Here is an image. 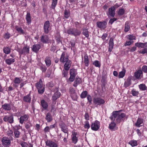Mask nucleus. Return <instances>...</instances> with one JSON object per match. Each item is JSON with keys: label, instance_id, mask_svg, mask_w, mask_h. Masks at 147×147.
I'll return each mask as SVG.
<instances>
[{"label": "nucleus", "instance_id": "obj_1", "mask_svg": "<svg viewBox=\"0 0 147 147\" xmlns=\"http://www.w3.org/2000/svg\"><path fill=\"white\" fill-rule=\"evenodd\" d=\"M69 56L65 52H63L61 56L59 59L61 62L65 63L64 66H71L72 62L69 59Z\"/></svg>", "mask_w": 147, "mask_h": 147}, {"label": "nucleus", "instance_id": "obj_2", "mask_svg": "<svg viewBox=\"0 0 147 147\" xmlns=\"http://www.w3.org/2000/svg\"><path fill=\"white\" fill-rule=\"evenodd\" d=\"M126 117V114L123 113H121V114H118V115L115 116V117L113 116V114L110 117V119L112 121H114L115 119L117 123H120L122 121H124V117Z\"/></svg>", "mask_w": 147, "mask_h": 147}, {"label": "nucleus", "instance_id": "obj_3", "mask_svg": "<svg viewBox=\"0 0 147 147\" xmlns=\"http://www.w3.org/2000/svg\"><path fill=\"white\" fill-rule=\"evenodd\" d=\"M65 32L75 36H80L81 34L80 30L74 28H69L66 31H65Z\"/></svg>", "mask_w": 147, "mask_h": 147}, {"label": "nucleus", "instance_id": "obj_4", "mask_svg": "<svg viewBox=\"0 0 147 147\" xmlns=\"http://www.w3.org/2000/svg\"><path fill=\"white\" fill-rule=\"evenodd\" d=\"M35 86L36 88L38 94H42L45 90V85L43 84L41 79H40L39 82L36 84Z\"/></svg>", "mask_w": 147, "mask_h": 147}, {"label": "nucleus", "instance_id": "obj_5", "mask_svg": "<svg viewBox=\"0 0 147 147\" xmlns=\"http://www.w3.org/2000/svg\"><path fill=\"white\" fill-rule=\"evenodd\" d=\"M70 77L69 80L71 82H73L75 80V77L77 75V70L74 68L70 69L69 70Z\"/></svg>", "mask_w": 147, "mask_h": 147}, {"label": "nucleus", "instance_id": "obj_6", "mask_svg": "<svg viewBox=\"0 0 147 147\" xmlns=\"http://www.w3.org/2000/svg\"><path fill=\"white\" fill-rule=\"evenodd\" d=\"M100 122L96 120L94 122L92 123L91 125V129L92 130L97 131L100 128Z\"/></svg>", "mask_w": 147, "mask_h": 147}, {"label": "nucleus", "instance_id": "obj_7", "mask_svg": "<svg viewBox=\"0 0 147 147\" xmlns=\"http://www.w3.org/2000/svg\"><path fill=\"white\" fill-rule=\"evenodd\" d=\"M2 144L4 147H9L11 145L10 140L7 137H3L1 140Z\"/></svg>", "mask_w": 147, "mask_h": 147}, {"label": "nucleus", "instance_id": "obj_8", "mask_svg": "<svg viewBox=\"0 0 147 147\" xmlns=\"http://www.w3.org/2000/svg\"><path fill=\"white\" fill-rule=\"evenodd\" d=\"M94 103L97 105H101L104 104L105 102V100L100 97L94 98L93 99Z\"/></svg>", "mask_w": 147, "mask_h": 147}, {"label": "nucleus", "instance_id": "obj_9", "mask_svg": "<svg viewBox=\"0 0 147 147\" xmlns=\"http://www.w3.org/2000/svg\"><path fill=\"white\" fill-rule=\"evenodd\" d=\"M59 126L62 131L65 133V134H68V129L65 123L61 122L59 124Z\"/></svg>", "mask_w": 147, "mask_h": 147}, {"label": "nucleus", "instance_id": "obj_10", "mask_svg": "<svg viewBox=\"0 0 147 147\" xmlns=\"http://www.w3.org/2000/svg\"><path fill=\"white\" fill-rule=\"evenodd\" d=\"M50 22L49 21H46L44 23L43 26L44 32L46 34H47L50 31Z\"/></svg>", "mask_w": 147, "mask_h": 147}, {"label": "nucleus", "instance_id": "obj_11", "mask_svg": "<svg viewBox=\"0 0 147 147\" xmlns=\"http://www.w3.org/2000/svg\"><path fill=\"white\" fill-rule=\"evenodd\" d=\"M107 22L106 21H104L102 22H98L96 23V25L97 27L99 28L105 29L107 27Z\"/></svg>", "mask_w": 147, "mask_h": 147}, {"label": "nucleus", "instance_id": "obj_12", "mask_svg": "<svg viewBox=\"0 0 147 147\" xmlns=\"http://www.w3.org/2000/svg\"><path fill=\"white\" fill-rule=\"evenodd\" d=\"M3 120L5 122L8 121L10 123H12L13 122V117L12 115H5L3 118Z\"/></svg>", "mask_w": 147, "mask_h": 147}, {"label": "nucleus", "instance_id": "obj_13", "mask_svg": "<svg viewBox=\"0 0 147 147\" xmlns=\"http://www.w3.org/2000/svg\"><path fill=\"white\" fill-rule=\"evenodd\" d=\"M46 145L47 146L50 147H58L57 143L52 140H48L45 142Z\"/></svg>", "mask_w": 147, "mask_h": 147}, {"label": "nucleus", "instance_id": "obj_14", "mask_svg": "<svg viewBox=\"0 0 147 147\" xmlns=\"http://www.w3.org/2000/svg\"><path fill=\"white\" fill-rule=\"evenodd\" d=\"M40 41L44 43H48L49 42V39L48 36L46 34L43 35L41 36Z\"/></svg>", "mask_w": 147, "mask_h": 147}, {"label": "nucleus", "instance_id": "obj_15", "mask_svg": "<svg viewBox=\"0 0 147 147\" xmlns=\"http://www.w3.org/2000/svg\"><path fill=\"white\" fill-rule=\"evenodd\" d=\"M71 66H64V69L62 71V75L64 77H66L68 73V70Z\"/></svg>", "mask_w": 147, "mask_h": 147}, {"label": "nucleus", "instance_id": "obj_16", "mask_svg": "<svg viewBox=\"0 0 147 147\" xmlns=\"http://www.w3.org/2000/svg\"><path fill=\"white\" fill-rule=\"evenodd\" d=\"M115 13V8L114 6L111 7L109 9L108 13H107L108 16L114 17Z\"/></svg>", "mask_w": 147, "mask_h": 147}, {"label": "nucleus", "instance_id": "obj_17", "mask_svg": "<svg viewBox=\"0 0 147 147\" xmlns=\"http://www.w3.org/2000/svg\"><path fill=\"white\" fill-rule=\"evenodd\" d=\"M135 46L139 48H147V42L144 43L141 42H137L135 44Z\"/></svg>", "mask_w": 147, "mask_h": 147}, {"label": "nucleus", "instance_id": "obj_18", "mask_svg": "<svg viewBox=\"0 0 147 147\" xmlns=\"http://www.w3.org/2000/svg\"><path fill=\"white\" fill-rule=\"evenodd\" d=\"M142 74V71L141 69H139L135 72L134 76L136 79L139 80L141 79L140 77Z\"/></svg>", "mask_w": 147, "mask_h": 147}, {"label": "nucleus", "instance_id": "obj_19", "mask_svg": "<svg viewBox=\"0 0 147 147\" xmlns=\"http://www.w3.org/2000/svg\"><path fill=\"white\" fill-rule=\"evenodd\" d=\"M29 117V115L28 114H25L24 115L21 116L20 118V123L21 124H23L24 121L28 119Z\"/></svg>", "mask_w": 147, "mask_h": 147}, {"label": "nucleus", "instance_id": "obj_20", "mask_svg": "<svg viewBox=\"0 0 147 147\" xmlns=\"http://www.w3.org/2000/svg\"><path fill=\"white\" fill-rule=\"evenodd\" d=\"M77 134L76 132L72 131V134L71 135V138L72 142L75 144H76L78 141V138L76 136Z\"/></svg>", "mask_w": 147, "mask_h": 147}, {"label": "nucleus", "instance_id": "obj_21", "mask_svg": "<svg viewBox=\"0 0 147 147\" xmlns=\"http://www.w3.org/2000/svg\"><path fill=\"white\" fill-rule=\"evenodd\" d=\"M143 119L141 118H138L135 125L136 127H139L143 125Z\"/></svg>", "mask_w": 147, "mask_h": 147}, {"label": "nucleus", "instance_id": "obj_22", "mask_svg": "<svg viewBox=\"0 0 147 147\" xmlns=\"http://www.w3.org/2000/svg\"><path fill=\"white\" fill-rule=\"evenodd\" d=\"M31 96L30 95V93H29L28 94L24 97L23 100L25 102L30 103L31 101Z\"/></svg>", "mask_w": 147, "mask_h": 147}, {"label": "nucleus", "instance_id": "obj_23", "mask_svg": "<svg viewBox=\"0 0 147 147\" xmlns=\"http://www.w3.org/2000/svg\"><path fill=\"white\" fill-rule=\"evenodd\" d=\"M41 47L40 45L39 44L34 45L32 48V51L35 53H37Z\"/></svg>", "mask_w": 147, "mask_h": 147}, {"label": "nucleus", "instance_id": "obj_24", "mask_svg": "<svg viewBox=\"0 0 147 147\" xmlns=\"http://www.w3.org/2000/svg\"><path fill=\"white\" fill-rule=\"evenodd\" d=\"M45 61L47 67H49L51 65V57L49 56H47L45 58Z\"/></svg>", "mask_w": 147, "mask_h": 147}, {"label": "nucleus", "instance_id": "obj_25", "mask_svg": "<svg viewBox=\"0 0 147 147\" xmlns=\"http://www.w3.org/2000/svg\"><path fill=\"white\" fill-rule=\"evenodd\" d=\"M114 45L113 39L112 38H111L109 42V48L108 51L111 52L113 49Z\"/></svg>", "mask_w": 147, "mask_h": 147}, {"label": "nucleus", "instance_id": "obj_26", "mask_svg": "<svg viewBox=\"0 0 147 147\" xmlns=\"http://www.w3.org/2000/svg\"><path fill=\"white\" fill-rule=\"evenodd\" d=\"M45 119L47 122H51L53 120V117L51 114L50 113H48L46 114Z\"/></svg>", "mask_w": 147, "mask_h": 147}, {"label": "nucleus", "instance_id": "obj_27", "mask_svg": "<svg viewBox=\"0 0 147 147\" xmlns=\"http://www.w3.org/2000/svg\"><path fill=\"white\" fill-rule=\"evenodd\" d=\"M82 82V81L80 78H76L75 79L73 86L74 87H76L78 84H81Z\"/></svg>", "mask_w": 147, "mask_h": 147}, {"label": "nucleus", "instance_id": "obj_28", "mask_svg": "<svg viewBox=\"0 0 147 147\" xmlns=\"http://www.w3.org/2000/svg\"><path fill=\"white\" fill-rule=\"evenodd\" d=\"M40 102L42 107L45 110H47L48 107V103L44 100H42Z\"/></svg>", "mask_w": 147, "mask_h": 147}, {"label": "nucleus", "instance_id": "obj_29", "mask_svg": "<svg viewBox=\"0 0 147 147\" xmlns=\"http://www.w3.org/2000/svg\"><path fill=\"white\" fill-rule=\"evenodd\" d=\"M60 95L61 93L60 92L58 91H56L52 96L53 100H56L60 97Z\"/></svg>", "mask_w": 147, "mask_h": 147}, {"label": "nucleus", "instance_id": "obj_30", "mask_svg": "<svg viewBox=\"0 0 147 147\" xmlns=\"http://www.w3.org/2000/svg\"><path fill=\"white\" fill-rule=\"evenodd\" d=\"M2 107L5 110L9 111L11 109L10 105L9 104L5 103L2 105Z\"/></svg>", "mask_w": 147, "mask_h": 147}, {"label": "nucleus", "instance_id": "obj_31", "mask_svg": "<svg viewBox=\"0 0 147 147\" xmlns=\"http://www.w3.org/2000/svg\"><path fill=\"white\" fill-rule=\"evenodd\" d=\"M64 17L65 18H68L70 15V11L69 9L66 8L64 12Z\"/></svg>", "mask_w": 147, "mask_h": 147}, {"label": "nucleus", "instance_id": "obj_32", "mask_svg": "<svg viewBox=\"0 0 147 147\" xmlns=\"http://www.w3.org/2000/svg\"><path fill=\"white\" fill-rule=\"evenodd\" d=\"M29 47H25L22 49V52L21 53L22 54H25L26 53H29Z\"/></svg>", "mask_w": 147, "mask_h": 147}, {"label": "nucleus", "instance_id": "obj_33", "mask_svg": "<svg viewBox=\"0 0 147 147\" xmlns=\"http://www.w3.org/2000/svg\"><path fill=\"white\" fill-rule=\"evenodd\" d=\"M26 20L28 24H30L31 22V18L30 14L29 12H27L26 17Z\"/></svg>", "mask_w": 147, "mask_h": 147}, {"label": "nucleus", "instance_id": "obj_34", "mask_svg": "<svg viewBox=\"0 0 147 147\" xmlns=\"http://www.w3.org/2000/svg\"><path fill=\"white\" fill-rule=\"evenodd\" d=\"M84 59L85 65L86 66L88 67L89 65V60L88 56L86 54H85L84 56Z\"/></svg>", "mask_w": 147, "mask_h": 147}, {"label": "nucleus", "instance_id": "obj_35", "mask_svg": "<svg viewBox=\"0 0 147 147\" xmlns=\"http://www.w3.org/2000/svg\"><path fill=\"white\" fill-rule=\"evenodd\" d=\"M131 81L130 79H127L125 82L124 84V86L125 88H127L130 86L131 84Z\"/></svg>", "mask_w": 147, "mask_h": 147}, {"label": "nucleus", "instance_id": "obj_36", "mask_svg": "<svg viewBox=\"0 0 147 147\" xmlns=\"http://www.w3.org/2000/svg\"><path fill=\"white\" fill-rule=\"evenodd\" d=\"M15 29L18 31V32L20 34H24V30L22 28L20 27H19L18 26H15Z\"/></svg>", "mask_w": 147, "mask_h": 147}, {"label": "nucleus", "instance_id": "obj_37", "mask_svg": "<svg viewBox=\"0 0 147 147\" xmlns=\"http://www.w3.org/2000/svg\"><path fill=\"white\" fill-rule=\"evenodd\" d=\"M3 51L6 54H9L11 52L10 48L8 47H4L3 49Z\"/></svg>", "mask_w": 147, "mask_h": 147}, {"label": "nucleus", "instance_id": "obj_38", "mask_svg": "<svg viewBox=\"0 0 147 147\" xmlns=\"http://www.w3.org/2000/svg\"><path fill=\"white\" fill-rule=\"evenodd\" d=\"M129 24L128 22L127 21L125 23L124 31L125 32H127L129 31Z\"/></svg>", "mask_w": 147, "mask_h": 147}, {"label": "nucleus", "instance_id": "obj_39", "mask_svg": "<svg viewBox=\"0 0 147 147\" xmlns=\"http://www.w3.org/2000/svg\"><path fill=\"white\" fill-rule=\"evenodd\" d=\"M15 61L14 59L12 58L7 59L5 61L6 63L9 65H10L11 63L14 62Z\"/></svg>", "mask_w": 147, "mask_h": 147}, {"label": "nucleus", "instance_id": "obj_40", "mask_svg": "<svg viewBox=\"0 0 147 147\" xmlns=\"http://www.w3.org/2000/svg\"><path fill=\"white\" fill-rule=\"evenodd\" d=\"M140 89L142 91L146 90L147 87L144 84H141L139 86Z\"/></svg>", "mask_w": 147, "mask_h": 147}, {"label": "nucleus", "instance_id": "obj_41", "mask_svg": "<svg viewBox=\"0 0 147 147\" xmlns=\"http://www.w3.org/2000/svg\"><path fill=\"white\" fill-rule=\"evenodd\" d=\"M93 64L96 67L100 68L101 66L100 62L98 60H95L93 63Z\"/></svg>", "mask_w": 147, "mask_h": 147}, {"label": "nucleus", "instance_id": "obj_42", "mask_svg": "<svg viewBox=\"0 0 147 147\" xmlns=\"http://www.w3.org/2000/svg\"><path fill=\"white\" fill-rule=\"evenodd\" d=\"M21 78L19 77H16L15 78L14 80L13 81L14 83L15 84H19L21 83Z\"/></svg>", "mask_w": 147, "mask_h": 147}, {"label": "nucleus", "instance_id": "obj_43", "mask_svg": "<svg viewBox=\"0 0 147 147\" xmlns=\"http://www.w3.org/2000/svg\"><path fill=\"white\" fill-rule=\"evenodd\" d=\"M113 121L109 125V129L111 130H113L116 125V124L113 122L114 121Z\"/></svg>", "mask_w": 147, "mask_h": 147}, {"label": "nucleus", "instance_id": "obj_44", "mask_svg": "<svg viewBox=\"0 0 147 147\" xmlns=\"http://www.w3.org/2000/svg\"><path fill=\"white\" fill-rule=\"evenodd\" d=\"M83 34L86 37H88L89 36L88 32V29L84 28L83 29Z\"/></svg>", "mask_w": 147, "mask_h": 147}, {"label": "nucleus", "instance_id": "obj_45", "mask_svg": "<svg viewBox=\"0 0 147 147\" xmlns=\"http://www.w3.org/2000/svg\"><path fill=\"white\" fill-rule=\"evenodd\" d=\"M129 144L132 147L136 146L137 145V142L136 140H131L129 142Z\"/></svg>", "mask_w": 147, "mask_h": 147}, {"label": "nucleus", "instance_id": "obj_46", "mask_svg": "<svg viewBox=\"0 0 147 147\" xmlns=\"http://www.w3.org/2000/svg\"><path fill=\"white\" fill-rule=\"evenodd\" d=\"M70 96L72 99L74 100H76L78 98L77 94L76 92L71 94Z\"/></svg>", "mask_w": 147, "mask_h": 147}, {"label": "nucleus", "instance_id": "obj_47", "mask_svg": "<svg viewBox=\"0 0 147 147\" xmlns=\"http://www.w3.org/2000/svg\"><path fill=\"white\" fill-rule=\"evenodd\" d=\"M127 38L130 40H135L136 39V37L133 34H129L127 35Z\"/></svg>", "mask_w": 147, "mask_h": 147}, {"label": "nucleus", "instance_id": "obj_48", "mask_svg": "<svg viewBox=\"0 0 147 147\" xmlns=\"http://www.w3.org/2000/svg\"><path fill=\"white\" fill-rule=\"evenodd\" d=\"M88 94V92L86 91L83 92L80 95V97L82 98H84L86 97Z\"/></svg>", "mask_w": 147, "mask_h": 147}, {"label": "nucleus", "instance_id": "obj_49", "mask_svg": "<svg viewBox=\"0 0 147 147\" xmlns=\"http://www.w3.org/2000/svg\"><path fill=\"white\" fill-rule=\"evenodd\" d=\"M131 93L133 96H137L139 94L138 91H136V90L133 89L131 91Z\"/></svg>", "mask_w": 147, "mask_h": 147}, {"label": "nucleus", "instance_id": "obj_50", "mask_svg": "<svg viewBox=\"0 0 147 147\" xmlns=\"http://www.w3.org/2000/svg\"><path fill=\"white\" fill-rule=\"evenodd\" d=\"M40 68L42 72H45L47 69L46 67L44 65L42 64L40 66Z\"/></svg>", "mask_w": 147, "mask_h": 147}, {"label": "nucleus", "instance_id": "obj_51", "mask_svg": "<svg viewBox=\"0 0 147 147\" xmlns=\"http://www.w3.org/2000/svg\"><path fill=\"white\" fill-rule=\"evenodd\" d=\"M125 74V70L124 71H122L119 72L118 75V77L119 78H123Z\"/></svg>", "mask_w": 147, "mask_h": 147}, {"label": "nucleus", "instance_id": "obj_52", "mask_svg": "<svg viewBox=\"0 0 147 147\" xmlns=\"http://www.w3.org/2000/svg\"><path fill=\"white\" fill-rule=\"evenodd\" d=\"M122 111V110H120L119 111H113L112 113V114H113V116L115 117V116H116L118 115V114H120L119 113Z\"/></svg>", "mask_w": 147, "mask_h": 147}, {"label": "nucleus", "instance_id": "obj_53", "mask_svg": "<svg viewBox=\"0 0 147 147\" xmlns=\"http://www.w3.org/2000/svg\"><path fill=\"white\" fill-rule=\"evenodd\" d=\"M138 52L139 53L143 54L147 53V48L143 49L142 50L139 51Z\"/></svg>", "mask_w": 147, "mask_h": 147}, {"label": "nucleus", "instance_id": "obj_54", "mask_svg": "<svg viewBox=\"0 0 147 147\" xmlns=\"http://www.w3.org/2000/svg\"><path fill=\"white\" fill-rule=\"evenodd\" d=\"M14 134L16 138H18L20 135V133L18 130L16 129L14 131Z\"/></svg>", "mask_w": 147, "mask_h": 147}, {"label": "nucleus", "instance_id": "obj_55", "mask_svg": "<svg viewBox=\"0 0 147 147\" xmlns=\"http://www.w3.org/2000/svg\"><path fill=\"white\" fill-rule=\"evenodd\" d=\"M125 13V10L123 9H120L118 11V14L119 15L122 16Z\"/></svg>", "mask_w": 147, "mask_h": 147}, {"label": "nucleus", "instance_id": "obj_56", "mask_svg": "<svg viewBox=\"0 0 147 147\" xmlns=\"http://www.w3.org/2000/svg\"><path fill=\"white\" fill-rule=\"evenodd\" d=\"M90 125L89 124V122L86 121L85 122V124L84 125V127L86 129H88L90 127Z\"/></svg>", "mask_w": 147, "mask_h": 147}, {"label": "nucleus", "instance_id": "obj_57", "mask_svg": "<svg viewBox=\"0 0 147 147\" xmlns=\"http://www.w3.org/2000/svg\"><path fill=\"white\" fill-rule=\"evenodd\" d=\"M11 36V34L8 32H7L4 34V38L5 39H8Z\"/></svg>", "mask_w": 147, "mask_h": 147}, {"label": "nucleus", "instance_id": "obj_58", "mask_svg": "<svg viewBox=\"0 0 147 147\" xmlns=\"http://www.w3.org/2000/svg\"><path fill=\"white\" fill-rule=\"evenodd\" d=\"M69 91L70 95L76 92L74 88L71 87L69 88Z\"/></svg>", "mask_w": 147, "mask_h": 147}, {"label": "nucleus", "instance_id": "obj_59", "mask_svg": "<svg viewBox=\"0 0 147 147\" xmlns=\"http://www.w3.org/2000/svg\"><path fill=\"white\" fill-rule=\"evenodd\" d=\"M32 126V124L30 123H26L25 124V127L27 129L29 130L30 127Z\"/></svg>", "mask_w": 147, "mask_h": 147}, {"label": "nucleus", "instance_id": "obj_60", "mask_svg": "<svg viewBox=\"0 0 147 147\" xmlns=\"http://www.w3.org/2000/svg\"><path fill=\"white\" fill-rule=\"evenodd\" d=\"M57 0H53L52 6V8L53 9L55 8V7L57 4Z\"/></svg>", "mask_w": 147, "mask_h": 147}, {"label": "nucleus", "instance_id": "obj_61", "mask_svg": "<svg viewBox=\"0 0 147 147\" xmlns=\"http://www.w3.org/2000/svg\"><path fill=\"white\" fill-rule=\"evenodd\" d=\"M142 71H143L144 73H147V66L144 65L142 67Z\"/></svg>", "mask_w": 147, "mask_h": 147}, {"label": "nucleus", "instance_id": "obj_62", "mask_svg": "<svg viewBox=\"0 0 147 147\" xmlns=\"http://www.w3.org/2000/svg\"><path fill=\"white\" fill-rule=\"evenodd\" d=\"M134 41H127L126 42V43L124 45L125 46H129L131 44L133 43Z\"/></svg>", "mask_w": 147, "mask_h": 147}, {"label": "nucleus", "instance_id": "obj_63", "mask_svg": "<svg viewBox=\"0 0 147 147\" xmlns=\"http://www.w3.org/2000/svg\"><path fill=\"white\" fill-rule=\"evenodd\" d=\"M47 86L49 88H51L53 87V86L54 85L53 84V83L52 82H49L47 84Z\"/></svg>", "mask_w": 147, "mask_h": 147}, {"label": "nucleus", "instance_id": "obj_64", "mask_svg": "<svg viewBox=\"0 0 147 147\" xmlns=\"http://www.w3.org/2000/svg\"><path fill=\"white\" fill-rule=\"evenodd\" d=\"M7 135L9 136H11L13 135V132L12 130H10L7 131Z\"/></svg>", "mask_w": 147, "mask_h": 147}]
</instances>
